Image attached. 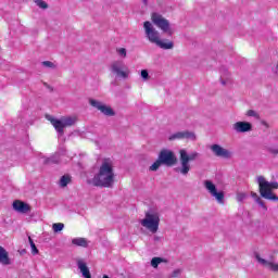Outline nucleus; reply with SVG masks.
<instances>
[{
	"instance_id": "16",
	"label": "nucleus",
	"mask_w": 278,
	"mask_h": 278,
	"mask_svg": "<svg viewBox=\"0 0 278 278\" xmlns=\"http://www.w3.org/2000/svg\"><path fill=\"white\" fill-rule=\"evenodd\" d=\"M13 210L18 212V214H29V212H31V206L21 200H15L13 202Z\"/></svg>"
},
{
	"instance_id": "39",
	"label": "nucleus",
	"mask_w": 278,
	"mask_h": 278,
	"mask_svg": "<svg viewBox=\"0 0 278 278\" xmlns=\"http://www.w3.org/2000/svg\"><path fill=\"white\" fill-rule=\"evenodd\" d=\"M262 125H264V127H269V125H268V123H266V122H262Z\"/></svg>"
},
{
	"instance_id": "26",
	"label": "nucleus",
	"mask_w": 278,
	"mask_h": 278,
	"mask_svg": "<svg viewBox=\"0 0 278 278\" xmlns=\"http://www.w3.org/2000/svg\"><path fill=\"white\" fill-rule=\"evenodd\" d=\"M28 242L30 244L33 255H38V248H36V243H34V239H31V237H28Z\"/></svg>"
},
{
	"instance_id": "11",
	"label": "nucleus",
	"mask_w": 278,
	"mask_h": 278,
	"mask_svg": "<svg viewBox=\"0 0 278 278\" xmlns=\"http://www.w3.org/2000/svg\"><path fill=\"white\" fill-rule=\"evenodd\" d=\"M211 151L216 157H223V160H231L233 157V152L223 148L220 144H212Z\"/></svg>"
},
{
	"instance_id": "25",
	"label": "nucleus",
	"mask_w": 278,
	"mask_h": 278,
	"mask_svg": "<svg viewBox=\"0 0 278 278\" xmlns=\"http://www.w3.org/2000/svg\"><path fill=\"white\" fill-rule=\"evenodd\" d=\"M163 262H166V260H164L162 257H153L151 260V267L152 268H157V266H160V264H162Z\"/></svg>"
},
{
	"instance_id": "27",
	"label": "nucleus",
	"mask_w": 278,
	"mask_h": 278,
	"mask_svg": "<svg viewBox=\"0 0 278 278\" xmlns=\"http://www.w3.org/2000/svg\"><path fill=\"white\" fill-rule=\"evenodd\" d=\"M52 229L54 233H59V231H62V229H64V224L63 223L53 224Z\"/></svg>"
},
{
	"instance_id": "20",
	"label": "nucleus",
	"mask_w": 278,
	"mask_h": 278,
	"mask_svg": "<svg viewBox=\"0 0 278 278\" xmlns=\"http://www.w3.org/2000/svg\"><path fill=\"white\" fill-rule=\"evenodd\" d=\"M251 197H252V199H254L255 203H257V205H260V207H262V210H264V212H268V206H266V202H264V200H262V198L260 195H257L255 192L251 191Z\"/></svg>"
},
{
	"instance_id": "5",
	"label": "nucleus",
	"mask_w": 278,
	"mask_h": 278,
	"mask_svg": "<svg viewBox=\"0 0 278 278\" xmlns=\"http://www.w3.org/2000/svg\"><path fill=\"white\" fill-rule=\"evenodd\" d=\"M180 153V167H177V173H180L181 175H188L190 173V162H194V160H199V152H191L188 154V151L181 149L179 151Z\"/></svg>"
},
{
	"instance_id": "2",
	"label": "nucleus",
	"mask_w": 278,
	"mask_h": 278,
	"mask_svg": "<svg viewBox=\"0 0 278 278\" xmlns=\"http://www.w3.org/2000/svg\"><path fill=\"white\" fill-rule=\"evenodd\" d=\"M256 181L258 184V192L262 199L267 201L278 202V195L273 192V190H278L277 181H268L264 176H257Z\"/></svg>"
},
{
	"instance_id": "35",
	"label": "nucleus",
	"mask_w": 278,
	"mask_h": 278,
	"mask_svg": "<svg viewBox=\"0 0 278 278\" xmlns=\"http://www.w3.org/2000/svg\"><path fill=\"white\" fill-rule=\"evenodd\" d=\"M268 151H269V153H271L273 155H278V149H277V148H269Z\"/></svg>"
},
{
	"instance_id": "9",
	"label": "nucleus",
	"mask_w": 278,
	"mask_h": 278,
	"mask_svg": "<svg viewBox=\"0 0 278 278\" xmlns=\"http://www.w3.org/2000/svg\"><path fill=\"white\" fill-rule=\"evenodd\" d=\"M89 105H91V108H96V110H99V112H101V114L104 116H116L114 109L101 101L89 99Z\"/></svg>"
},
{
	"instance_id": "12",
	"label": "nucleus",
	"mask_w": 278,
	"mask_h": 278,
	"mask_svg": "<svg viewBox=\"0 0 278 278\" xmlns=\"http://www.w3.org/2000/svg\"><path fill=\"white\" fill-rule=\"evenodd\" d=\"M148 39L152 45H156L160 49L168 50L175 47V43L168 39H162L160 36H148Z\"/></svg>"
},
{
	"instance_id": "15",
	"label": "nucleus",
	"mask_w": 278,
	"mask_h": 278,
	"mask_svg": "<svg viewBox=\"0 0 278 278\" xmlns=\"http://www.w3.org/2000/svg\"><path fill=\"white\" fill-rule=\"evenodd\" d=\"M232 129L237 134H247L253 131V124L250 122H237L232 125Z\"/></svg>"
},
{
	"instance_id": "40",
	"label": "nucleus",
	"mask_w": 278,
	"mask_h": 278,
	"mask_svg": "<svg viewBox=\"0 0 278 278\" xmlns=\"http://www.w3.org/2000/svg\"><path fill=\"white\" fill-rule=\"evenodd\" d=\"M144 5H147V3L149 2V0H142Z\"/></svg>"
},
{
	"instance_id": "29",
	"label": "nucleus",
	"mask_w": 278,
	"mask_h": 278,
	"mask_svg": "<svg viewBox=\"0 0 278 278\" xmlns=\"http://www.w3.org/2000/svg\"><path fill=\"white\" fill-rule=\"evenodd\" d=\"M41 64L46 67V68H55V64L51 61H43L41 62Z\"/></svg>"
},
{
	"instance_id": "4",
	"label": "nucleus",
	"mask_w": 278,
	"mask_h": 278,
	"mask_svg": "<svg viewBox=\"0 0 278 278\" xmlns=\"http://www.w3.org/2000/svg\"><path fill=\"white\" fill-rule=\"evenodd\" d=\"M47 121L51 123V125L54 127L56 134L59 136H64V128L66 127H73L75 123H77V117H62L61 119H58L49 114H46Z\"/></svg>"
},
{
	"instance_id": "8",
	"label": "nucleus",
	"mask_w": 278,
	"mask_h": 278,
	"mask_svg": "<svg viewBox=\"0 0 278 278\" xmlns=\"http://www.w3.org/2000/svg\"><path fill=\"white\" fill-rule=\"evenodd\" d=\"M111 73L118 79H127L129 77V68L123 61H115L111 64Z\"/></svg>"
},
{
	"instance_id": "31",
	"label": "nucleus",
	"mask_w": 278,
	"mask_h": 278,
	"mask_svg": "<svg viewBox=\"0 0 278 278\" xmlns=\"http://www.w3.org/2000/svg\"><path fill=\"white\" fill-rule=\"evenodd\" d=\"M118 55H122V58H127V49L125 48H119L117 49Z\"/></svg>"
},
{
	"instance_id": "14",
	"label": "nucleus",
	"mask_w": 278,
	"mask_h": 278,
	"mask_svg": "<svg viewBox=\"0 0 278 278\" xmlns=\"http://www.w3.org/2000/svg\"><path fill=\"white\" fill-rule=\"evenodd\" d=\"M168 140H197V136L194 135V132L185 130L173 134L172 136H169Z\"/></svg>"
},
{
	"instance_id": "41",
	"label": "nucleus",
	"mask_w": 278,
	"mask_h": 278,
	"mask_svg": "<svg viewBox=\"0 0 278 278\" xmlns=\"http://www.w3.org/2000/svg\"><path fill=\"white\" fill-rule=\"evenodd\" d=\"M103 278H110V276H108V275H104V276H103Z\"/></svg>"
},
{
	"instance_id": "23",
	"label": "nucleus",
	"mask_w": 278,
	"mask_h": 278,
	"mask_svg": "<svg viewBox=\"0 0 278 278\" xmlns=\"http://www.w3.org/2000/svg\"><path fill=\"white\" fill-rule=\"evenodd\" d=\"M70 182L71 175H63L59 181V186H61V188H66V186H68Z\"/></svg>"
},
{
	"instance_id": "10",
	"label": "nucleus",
	"mask_w": 278,
	"mask_h": 278,
	"mask_svg": "<svg viewBox=\"0 0 278 278\" xmlns=\"http://www.w3.org/2000/svg\"><path fill=\"white\" fill-rule=\"evenodd\" d=\"M204 187L206 190L212 194V197L216 198L217 203H224L225 201V192L219 191L216 189V185L212 182V180H205L204 181Z\"/></svg>"
},
{
	"instance_id": "1",
	"label": "nucleus",
	"mask_w": 278,
	"mask_h": 278,
	"mask_svg": "<svg viewBox=\"0 0 278 278\" xmlns=\"http://www.w3.org/2000/svg\"><path fill=\"white\" fill-rule=\"evenodd\" d=\"M89 184H92L96 188H112L114 186V167L112 163L104 160L99 168V173L93 176Z\"/></svg>"
},
{
	"instance_id": "38",
	"label": "nucleus",
	"mask_w": 278,
	"mask_h": 278,
	"mask_svg": "<svg viewBox=\"0 0 278 278\" xmlns=\"http://www.w3.org/2000/svg\"><path fill=\"white\" fill-rule=\"evenodd\" d=\"M160 240H161L160 237L157 236L154 237V242H160Z\"/></svg>"
},
{
	"instance_id": "28",
	"label": "nucleus",
	"mask_w": 278,
	"mask_h": 278,
	"mask_svg": "<svg viewBox=\"0 0 278 278\" xmlns=\"http://www.w3.org/2000/svg\"><path fill=\"white\" fill-rule=\"evenodd\" d=\"M36 5L40 8L41 10H47L49 8V4L45 2V0H36L35 1Z\"/></svg>"
},
{
	"instance_id": "24",
	"label": "nucleus",
	"mask_w": 278,
	"mask_h": 278,
	"mask_svg": "<svg viewBox=\"0 0 278 278\" xmlns=\"http://www.w3.org/2000/svg\"><path fill=\"white\" fill-rule=\"evenodd\" d=\"M143 29H144L147 36L153 35V24H151V22H149V21L144 22Z\"/></svg>"
},
{
	"instance_id": "19",
	"label": "nucleus",
	"mask_w": 278,
	"mask_h": 278,
	"mask_svg": "<svg viewBox=\"0 0 278 278\" xmlns=\"http://www.w3.org/2000/svg\"><path fill=\"white\" fill-rule=\"evenodd\" d=\"M0 264H2V266H10V264H12L8 250H5V248L1 245H0Z\"/></svg>"
},
{
	"instance_id": "33",
	"label": "nucleus",
	"mask_w": 278,
	"mask_h": 278,
	"mask_svg": "<svg viewBox=\"0 0 278 278\" xmlns=\"http://www.w3.org/2000/svg\"><path fill=\"white\" fill-rule=\"evenodd\" d=\"M247 116H252L254 118H257L260 115L257 114V112H255L254 110H249L247 112Z\"/></svg>"
},
{
	"instance_id": "17",
	"label": "nucleus",
	"mask_w": 278,
	"mask_h": 278,
	"mask_svg": "<svg viewBox=\"0 0 278 278\" xmlns=\"http://www.w3.org/2000/svg\"><path fill=\"white\" fill-rule=\"evenodd\" d=\"M219 73V81L222 86H227V84H231V74L229 73V70H227V67L222 66Z\"/></svg>"
},
{
	"instance_id": "18",
	"label": "nucleus",
	"mask_w": 278,
	"mask_h": 278,
	"mask_svg": "<svg viewBox=\"0 0 278 278\" xmlns=\"http://www.w3.org/2000/svg\"><path fill=\"white\" fill-rule=\"evenodd\" d=\"M76 264L78 266V270H80L84 278H92V275L90 274V268H88V265L84 260L78 258L76 261Z\"/></svg>"
},
{
	"instance_id": "32",
	"label": "nucleus",
	"mask_w": 278,
	"mask_h": 278,
	"mask_svg": "<svg viewBox=\"0 0 278 278\" xmlns=\"http://www.w3.org/2000/svg\"><path fill=\"white\" fill-rule=\"evenodd\" d=\"M141 77H142V79L144 80V81H147L148 79H149V71H147V70H142L141 71Z\"/></svg>"
},
{
	"instance_id": "22",
	"label": "nucleus",
	"mask_w": 278,
	"mask_h": 278,
	"mask_svg": "<svg viewBox=\"0 0 278 278\" xmlns=\"http://www.w3.org/2000/svg\"><path fill=\"white\" fill-rule=\"evenodd\" d=\"M72 244L86 249L88 247V241L85 238H75L72 240Z\"/></svg>"
},
{
	"instance_id": "13",
	"label": "nucleus",
	"mask_w": 278,
	"mask_h": 278,
	"mask_svg": "<svg viewBox=\"0 0 278 278\" xmlns=\"http://www.w3.org/2000/svg\"><path fill=\"white\" fill-rule=\"evenodd\" d=\"M254 257L256 262L261 264V266H264L265 268H269L274 273H278V263L275 264V260L273 256H270V260L262 258L258 252H254Z\"/></svg>"
},
{
	"instance_id": "37",
	"label": "nucleus",
	"mask_w": 278,
	"mask_h": 278,
	"mask_svg": "<svg viewBox=\"0 0 278 278\" xmlns=\"http://www.w3.org/2000/svg\"><path fill=\"white\" fill-rule=\"evenodd\" d=\"M25 253H27V250H25V249L20 251V255H25Z\"/></svg>"
},
{
	"instance_id": "21",
	"label": "nucleus",
	"mask_w": 278,
	"mask_h": 278,
	"mask_svg": "<svg viewBox=\"0 0 278 278\" xmlns=\"http://www.w3.org/2000/svg\"><path fill=\"white\" fill-rule=\"evenodd\" d=\"M45 166H51V164H60V156L59 155H52L50 157L43 159Z\"/></svg>"
},
{
	"instance_id": "3",
	"label": "nucleus",
	"mask_w": 278,
	"mask_h": 278,
	"mask_svg": "<svg viewBox=\"0 0 278 278\" xmlns=\"http://www.w3.org/2000/svg\"><path fill=\"white\" fill-rule=\"evenodd\" d=\"M177 164V155L173 150L163 149L160 151L157 160L149 167L153 173L160 170V166H167L170 168Z\"/></svg>"
},
{
	"instance_id": "36",
	"label": "nucleus",
	"mask_w": 278,
	"mask_h": 278,
	"mask_svg": "<svg viewBox=\"0 0 278 278\" xmlns=\"http://www.w3.org/2000/svg\"><path fill=\"white\" fill-rule=\"evenodd\" d=\"M45 88H47L48 90H50V92H53V87H51L49 84L43 83Z\"/></svg>"
},
{
	"instance_id": "6",
	"label": "nucleus",
	"mask_w": 278,
	"mask_h": 278,
	"mask_svg": "<svg viewBox=\"0 0 278 278\" xmlns=\"http://www.w3.org/2000/svg\"><path fill=\"white\" fill-rule=\"evenodd\" d=\"M142 227L149 229L151 233H157V229H160V215L146 213V218L141 219Z\"/></svg>"
},
{
	"instance_id": "7",
	"label": "nucleus",
	"mask_w": 278,
	"mask_h": 278,
	"mask_svg": "<svg viewBox=\"0 0 278 278\" xmlns=\"http://www.w3.org/2000/svg\"><path fill=\"white\" fill-rule=\"evenodd\" d=\"M152 23L159 27V29L163 30V34H168L173 36V28H170V23L168 20L164 18V16L160 15V13H152L151 15Z\"/></svg>"
},
{
	"instance_id": "30",
	"label": "nucleus",
	"mask_w": 278,
	"mask_h": 278,
	"mask_svg": "<svg viewBox=\"0 0 278 278\" xmlns=\"http://www.w3.org/2000/svg\"><path fill=\"white\" fill-rule=\"evenodd\" d=\"M247 193L244 192H240L237 194V201H239V203H242V201H244V199H247Z\"/></svg>"
},
{
	"instance_id": "34",
	"label": "nucleus",
	"mask_w": 278,
	"mask_h": 278,
	"mask_svg": "<svg viewBox=\"0 0 278 278\" xmlns=\"http://www.w3.org/2000/svg\"><path fill=\"white\" fill-rule=\"evenodd\" d=\"M181 275V269H175L172 274H170V278H177Z\"/></svg>"
}]
</instances>
